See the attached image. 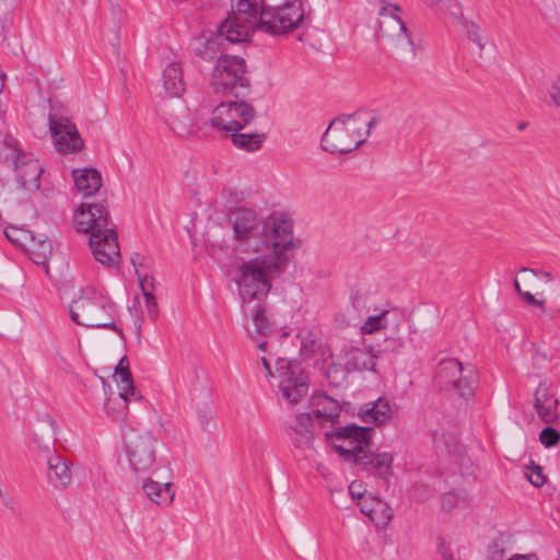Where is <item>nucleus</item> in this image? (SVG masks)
<instances>
[{"mask_svg":"<svg viewBox=\"0 0 560 560\" xmlns=\"http://www.w3.org/2000/svg\"><path fill=\"white\" fill-rule=\"evenodd\" d=\"M359 113L334 118L322 137V148L331 154L343 155L364 143Z\"/></svg>","mask_w":560,"mask_h":560,"instance_id":"obj_9","label":"nucleus"},{"mask_svg":"<svg viewBox=\"0 0 560 560\" xmlns=\"http://www.w3.org/2000/svg\"><path fill=\"white\" fill-rule=\"evenodd\" d=\"M427 4L429 5H434L436 4L438 2H440L441 0H423Z\"/></svg>","mask_w":560,"mask_h":560,"instance_id":"obj_55","label":"nucleus"},{"mask_svg":"<svg viewBox=\"0 0 560 560\" xmlns=\"http://www.w3.org/2000/svg\"><path fill=\"white\" fill-rule=\"evenodd\" d=\"M313 421L311 413L302 412L296 416L295 425L293 430L296 434V446H310L314 439L313 434Z\"/></svg>","mask_w":560,"mask_h":560,"instance_id":"obj_31","label":"nucleus"},{"mask_svg":"<svg viewBox=\"0 0 560 560\" xmlns=\"http://www.w3.org/2000/svg\"><path fill=\"white\" fill-rule=\"evenodd\" d=\"M142 490L147 498L160 506H168L173 500L175 492L172 489L173 485L168 481L159 482L154 481L147 476H143Z\"/></svg>","mask_w":560,"mask_h":560,"instance_id":"obj_21","label":"nucleus"},{"mask_svg":"<svg viewBox=\"0 0 560 560\" xmlns=\"http://www.w3.org/2000/svg\"><path fill=\"white\" fill-rule=\"evenodd\" d=\"M312 412L319 421L334 422L339 417L341 407L339 402L324 393L311 397Z\"/></svg>","mask_w":560,"mask_h":560,"instance_id":"obj_23","label":"nucleus"},{"mask_svg":"<svg viewBox=\"0 0 560 560\" xmlns=\"http://www.w3.org/2000/svg\"><path fill=\"white\" fill-rule=\"evenodd\" d=\"M298 338L301 342L300 353L304 359H311L317 353H323V345L312 330L301 329L298 332Z\"/></svg>","mask_w":560,"mask_h":560,"instance_id":"obj_35","label":"nucleus"},{"mask_svg":"<svg viewBox=\"0 0 560 560\" xmlns=\"http://www.w3.org/2000/svg\"><path fill=\"white\" fill-rule=\"evenodd\" d=\"M348 364L354 370L374 371L376 365V355L372 350L352 348L349 352Z\"/></svg>","mask_w":560,"mask_h":560,"instance_id":"obj_32","label":"nucleus"},{"mask_svg":"<svg viewBox=\"0 0 560 560\" xmlns=\"http://www.w3.org/2000/svg\"><path fill=\"white\" fill-rule=\"evenodd\" d=\"M400 8L396 4H388L380 10V33L396 55L410 59L416 55L415 44L410 31L396 14Z\"/></svg>","mask_w":560,"mask_h":560,"instance_id":"obj_12","label":"nucleus"},{"mask_svg":"<svg viewBox=\"0 0 560 560\" xmlns=\"http://www.w3.org/2000/svg\"><path fill=\"white\" fill-rule=\"evenodd\" d=\"M231 8L228 18L218 26L229 43L245 42L256 30L262 32L261 11L267 10L260 0H232Z\"/></svg>","mask_w":560,"mask_h":560,"instance_id":"obj_7","label":"nucleus"},{"mask_svg":"<svg viewBox=\"0 0 560 560\" xmlns=\"http://www.w3.org/2000/svg\"><path fill=\"white\" fill-rule=\"evenodd\" d=\"M199 419L203 430H210V428L214 427V413L211 410L200 413Z\"/></svg>","mask_w":560,"mask_h":560,"instance_id":"obj_46","label":"nucleus"},{"mask_svg":"<svg viewBox=\"0 0 560 560\" xmlns=\"http://www.w3.org/2000/svg\"><path fill=\"white\" fill-rule=\"evenodd\" d=\"M541 358H542L544 360H546V359H547V355H546L545 353H541Z\"/></svg>","mask_w":560,"mask_h":560,"instance_id":"obj_58","label":"nucleus"},{"mask_svg":"<svg viewBox=\"0 0 560 560\" xmlns=\"http://www.w3.org/2000/svg\"><path fill=\"white\" fill-rule=\"evenodd\" d=\"M373 433V428L348 424L336 428L327 436L342 442L335 444L334 447L346 460H353L354 464L383 479L387 485L393 474L394 456L387 452L374 454L370 451Z\"/></svg>","mask_w":560,"mask_h":560,"instance_id":"obj_2","label":"nucleus"},{"mask_svg":"<svg viewBox=\"0 0 560 560\" xmlns=\"http://www.w3.org/2000/svg\"><path fill=\"white\" fill-rule=\"evenodd\" d=\"M539 441L545 447H553L560 441V432L552 427L544 428L539 434Z\"/></svg>","mask_w":560,"mask_h":560,"instance_id":"obj_40","label":"nucleus"},{"mask_svg":"<svg viewBox=\"0 0 560 560\" xmlns=\"http://www.w3.org/2000/svg\"><path fill=\"white\" fill-rule=\"evenodd\" d=\"M3 234L14 246L22 249L25 248L27 242L33 237V232L12 224L4 228Z\"/></svg>","mask_w":560,"mask_h":560,"instance_id":"obj_37","label":"nucleus"},{"mask_svg":"<svg viewBox=\"0 0 560 560\" xmlns=\"http://www.w3.org/2000/svg\"><path fill=\"white\" fill-rule=\"evenodd\" d=\"M255 114L252 104L245 102L244 98L225 101L212 109L210 125L217 130L232 133L244 129L254 119Z\"/></svg>","mask_w":560,"mask_h":560,"instance_id":"obj_14","label":"nucleus"},{"mask_svg":"<svg viewBox=\"0 0 560 560\" xmlns=\"http://www.w3.org/2000/svg\"><path fill=\"white\" fill-rule=\"evenodd\" d=\"M378 284L372 279H360L350 291V302L358 312H370L376 310L378 300Z\"/></svg>","mask_w":560,"mask_h":560,"instance_id":"obj_18","label":"nucleus"},{"mask_svg":"<svg viewBox=\"0 0 560 560\" xmlns=\"http://www.w3.org/2000/svg\"><path fill=\"white\" fill-rule=\"evenodd\" d=\"M363 122H364V124L366 125V127H368V129H366V131H365V135L368 136V135H370V132H371L372 128L377 124V119H376L375 117H373V118H372V119H370L369 121H363Z\"/></svg>","mask_w":560,"mask_h":560,"instance_id":"obj_51","label":"nucleus"},{"mask_svg":"<svg viewBox=\"0 0 560 560\" xmlns=\"http://www.w3.org/2000/svg\"><path fill=\"white\" fill-rule=\"evenodd\" d=\"M287 268L283 257L261 254L242 261L234 270V282L247 322L246 329L255 340L271 331V323L260 301L270 292L272 280L280 277Z\"/></svg>","mask_w":560,"mask_h":560,"instance_id":"obj_1","label":"nucleus"},{"mask_svg":"<svg viewBox=\"0 0 560 560\" xmlns=\"http://www.w3.org/2000/svg\"><path fill=\"white\" fill-rule=\"evenodd\" d=\"M259 238L267 250L265 255L283 257L288 267L287 250L294 247L292 220L282 212L270 213L264 219Z\"/></svg>","mask_w":560,"mask_h":560,"instance_id":"obj_13","label":"nucleus"},{"mask_svg":"<svg viewBox=\"0 0 560 560\" xmlns=\"http://www.w3.org/2000/svg\"><path fill=\"white\" fill-rule=\"evenodd\" d=\"M142 294L144 296L145 306L152 313V317H154L158 307V302L154 292H144Z\"/></svg>","mask_w":560,"mask_h":560,"instance_id":"obj_48","label":"nucleus"},{"mask_svg":"<svg viewBox=\"0 0 560 560\" xmlns=\"http://www.w3.org/2000/svg\"><path fill=\"white\" fill-rule=\"evenodd\" d=\"M303 19L302 2L289 1L276 10L261 11L262 32L271 35L287 34L298 28Z\"/></svg>","mask_w":560,"mask_h":560,"instance_id":"obj_15","label":"nucleus"},{"mask_svg":"<svg viewBox=\"0 0 560 560\" xmlns=\"http://www.w3.org/2000/svg\"><path fill=\"white\" fill-rule=\"evenodd\" d=\"M24 252L34 264L46 267L52 252L51 242L44 235L36 236L33 233V237L25 245Z\"/></svg>","mask_w":560,"mask_h":560,"instance_id":"obj_25","label":"nucleus"},{"mask_svg":"<svg viewBox=\"0 0 560 560\" xmlns=\"http://www.w3.org/2000/svg\"><path fill=\"white\" fill-rule=\"evenodd\" d=\"M267 346H268L267 341L262 340V341H259V342H258L257 348H258L260 351L265 352V351H266V349H267Z\"/></svg>","mask_w":560,"mask_h":560,"instance_id":"obj_54","label":"nucleus"},{"mask_svg":"<svg viewBox=\"0 0 560 560\" xmlns=\"http://www.w3.org/2000/svg\"><path fill=\"white\" fill-rule=\"evenodd\" d=\"M509 560H538L535 555H514Z\"/></svg>","mask_w":560,"mask_h":560,"instance_id":"obj_50","label":"nucleus"},{"mask_svg":"<svg viewBox=\"0 0 560 560\" xmlns=\"http://www.w3.org/2000/svg\"><path fill=\"white\" fill-rule=\"evenodd\" d=\"M165 448L151 432H133L126 438L124 458L130 471L138 478L153 474L159 467H168L170 462L160 451Z\"/></svg>","mask_w":560,"mask_h":560,"instance_id":"obj_4","label":"nucleus"},{"mask_svg":"<svg viewBox=\"0 0 560 560\" xmlns=\"http://www.w3.org/2000/svg\"><path fill=\"white\" fill-rule=\"evenodd\" d=\"M167 122L172 130L180 137L189 136L192 131V122L186 107H179L171 113Z\"/></svg>","mask_w":560,"mask_h":560,"instance_id":"obj_34","label":"nucleus"},{"mask_svg":"<svg viewBox=\"0 0 560 560\" xmlns=\"http://www.w3.org/2000/svg\"><path fill=\"white\" fill-rule=\"evenodd\" d=\"M231 136L232 142L236 148L248 152L258 150L265 140L264 133L256 132L241 133L240 131H233Z\"/></svg>","mask_w":560,"mask_h":560,"instance_id":"obj_36","label":"nucleus"},{"mask_svg":"<svg viewBox=\"0 0 560 560\" xmlns=\"http://www.w3.org/2000/svg\"><path fill=\"white\" fill-rule=\"evenodd\" d=\"M354 488H355L354 483H351L350 487H349V490H350L352 497L353 498H361L362 493L360 491L355 490Z\"/></svg>","mask_w":560,"mask_h":560,"instance_id":"obj_52","label":"nucleus"},{"mask_svg":"<svg viewBox=\"0 0 560 560\" xmlns=\"http://www.w3.org/2000/svg\"><path fill=\"white\" fill-rule=\"evenodd\" d=\"M534 408L544 423H553L560 416V400L550 395L545 383L535 389Z\"/></svg>","mask_w":560,"mask_h":560,"instance_id":"obj_19","label":"nucleus"},{"mask_svg":"<svg viewBox=\"0 0 560 560\" xmlns=\"http://www.w3.org/2000/svg\"><path fill=\"white\" fill-rule=\"evenodd\" d=\"M549 96L560 107V77H558L549 89Z\"/></svg>","mask_w":560,"mask_h":560,"instance_id":"obj_47","label":"nucleus"},{"mask_svg":"<svg viewBox=\"0 0 560 560\" xmlns=\"http://www.w3.org/2000/svg\"><path fill=\"white\" fill-rule=\"evenodd\" d=\"M73 177L77 189L85 197L92 196L102 187V175L95 168L73 171Z\"/></svg>","mask_w":560,"mask_h":560,"instance_id":"obj_26","label":"nucleus"},{"mask_svg":"<svg viewBox=\"0 0 560 560\" xmlns=\"http://www.w3.org/2000/svg\"><path fill=\"white\" fill-rule=\"evenodd\" d=\"M435 381L440 386L451 387L458 396L468 400L475 396L479 375L474 364L445 358L436 365Z\"/></svg>","mask_w":560,"mask_h":560,"instance_id":"obj_11","label":"nucleus"},{"mask_svg":"<svg viewBox=\"0 0 560 560\" xmlns=\"http://www.w3.org/2000/svg\"><path fill=\"white\" fill-rule=\"evenodd\" d=\"M359 417L365 423L382 425L387 423L392 418V409L386 399L378 398L374 402L365 404L359 410Z\"/></svg>","mask_w":560,"mask_h":560,"instance_id":"obj_24","label":"nucleus"},{"mask_svg":"<svg viewBox=\"0 0 560 560\" xmlns=\"http://www.w3.org/2000/svg\"><path fill=\"white\" fill-rule=\"evenodd\" d=\"M73 222L78 231L90 234L89 244L96 261L104 267L119 262L118 236L105 205L81 203Z\"/></svg>","mask_w":560,"mask_h":560,"instance_id":"obj_3","label":"nucleus"},{"mask_svg":"<svg viewBox=\"0 0 560 560\" xmlns=\"http://www.w3.org/2000/svg\"><path fill=\"white\" fill-rule=\"evenodd\" d=\"M233 238L237 242H250L260 236L264 218L253 208L238 207L229 214Z\"/></svg>","mask_w":560,"mask_h":560,"instance_id":"obj_17","label":"nucleus"},{"mask_svg":"<svg viewBox=\"0 0 560 560\" xmlns=\"http://www.w3.org/2000/svg\"><path fill=\"white\" fill-rule=\"evenodd\" d=\"M115 308L113 302L88 288L72 300L69 313L71 320L80 326L109 328L122 337V330L113 320Z\"/></svg>","mask_w":560,"mask_h":560,"instance_id":"obj_5","label":"nucleus"},{"mask_svg":"<svg viewBox=\"0 0 560 560\" xmlns=\"http://www.w3.org/2000/svg\"><path fill=\"white\" fill-rule=\"evenodd\" d=\"M131 399L140 400L141 398H137V396H131V394H125L122 390H119L117 396L106 397L104 402V410L107 416L112 417L113 419L117 421H124L128 408V402Z\"/></svg>","mask_w":560,"mask_h":560,"instance_id":"obj_28","label":"nucleus"},{"mask_svg":"<svg viewBox=\"0 0 560 560\" xmlns=\"http://www.w3.org/2000/svg\"><path fill=\"white\" fill-rule=\"evenodd\" d=\"M462 24L465 36L474 42L480 50H482L485 48V42L481 36L480 27L472 21H464Z\"/></svg>","mask_w":560,"mask_h":560,"instance_id":"obj_39","label":"nucleus"},{"mask_svg":"<svg viewBox=\"0 0 560 560\" xmlns=\"http://www.w3.org/2000/svg\"><path fill=\"white\" fill-rule=\"evenodd\" d=\"M360 510L363 514L370 515L372 514V509H368L364 502L360 503Z\"/></svg>","mask_w":560,"mask_h":560,"instance_id":"obj_53","label":"nucleus"},{"mask_svg":"<svg viewBox=\"0 0 560 560\" xmlns=\"http://www.w3.org/2000/svg\"><path fill=\"white\" fill-rule=\"evenodd\" d=\"M115 374L118 377L117 383L119 390H122L125 394H131V396H137V398H142L133 385L127 357H122L120 359L118 365L116 366Z\"/></svg>","mask_w":560,"mask_h":560,"instance_id":"obj_33","label":"nucleus"},{"mask_svg":"<svg viewBox=\"0 0 560 560\" xmlns=\"http://www.w3.org/2000/svg\"><path fill=\"white\" fill-rule=\"evenodd\" d=\"M524 281L530 282L533 279H530L528 276H523Z\"/></svg>","mask_w":560,"mask_h":560,"instance_id":"obj_56","label":"nucleus"},{"mask_svg":"<svg viewBox=\"0 0 560 560\" xmlns=\"http://www.w3.org/2000/svg\"><path fill=\"white\" fill-rule=\"evenodd\" d=\"M48 127L55 147L59 152L73 153L83 148V140L78 128L68 117L58 113H50L48 115Z\"/></svg>","mask_w":560,"mask_h":560,"instance_id":"obj_16","label":"nucleus"},{"mask_svg":"<svg viewBox=\"0 0 560 560\" xmlns=\"http://www.w3.org/2000/svg\"><path fill=\"white\" fill-rule=\"evenodd\" d=\"M224 40L228 42L225 34H221L218 28L215 34L212 32L203 33L198 39L196 54L207 61L219 59L223 55L222 44Z\"/></svg>","mask_w":560,"mask_h":560,"instance_id":"obj_22","label":"nucleus"},{"mask_svg":"<svg viewBox=\"0 0 560 560\" xmlns=\"http://www.w3.org/2000/svg\"><path fill=\"white\" fill-rule=\"evenodd\" d=\"M526 476L529 482L535 487H540L546 481V478L542 474V468L539 465H535L534 463H532L530 466H527Z\"/></svg>","mask_w":560,"mask_h":560,"instance_id":"obj_43","label":"nucleus"},{"mask_svg":"<svg viewBox=\"0 0 560 560\" xmlns=\"http://www.w3.org/2000/svg\"><path fill=\"white\" fill-rule=\"evenodd\" d=\"M518 273H521L522 276H528L530 279H534L535 277H540L546 282H552L555 280V277L551 272L542 270V269L535 270L532 268L522 267L518 270Z\"/></svg>","mask_w":560,"mask_h":560,"instance_id":"obj_44","label":"nucleus"},{"mask_svg":"<svg viewBox=\"0 0 560 560\" xmlns=\"http://www.w3.org/2000/svg\"><path fill=\"white\" fill-rule=\"evenodd\" d=\"M260 362L266 371V377L278 380V386L282 397L290 404L295 405L306 396L308 392V381L303 372L301 364L296 360L278 358L276 361V371L272 372L269 359L266 355L260 358Z\"/></svg>","mask_w":560,"mask_h":560,"instance_id":"obj_10","label":"nucleus"},{"mask_svg":"<svg viewBox=\"0 0 560 560\" xmlns=\"http://www.w3.org/2000/svg\"><path fill=\"white\" fill-rule=\"evenodd\" d=\"M1 156L10 162L14 173L15 188L30 195L40 188V175L44 167L33 153L26 152L20 145V141L7 135L2 141Z\"/></svg>","mask_w":560,"mask_h":560,"instance_id":"obj_6","label":"nucleus"},{"mask_svg":"<svg viewBox=\"0 0 560 560\" xmlns=\"http://www.w3.org/2000/svg\"><path fill=\"white\" fill-rule=\"evenodd\" d=\"M488 560H505V546L502 539L493 540L487 550Z\"/></svg>","mask_w":560,"mask_h":560,"instance_id":"obj_41","label":"nucleus"},{"mask_svg":"<svg viewBox=\"0 0 560 560\" xmlns=\"http://www.w3.org/2000/svg\"><path fill=\"white\" fill-rule=\"evenodd\" d=\"M48 480L56 489H68L72 481V463L67 457L54 452L47 458Z\"/></svg>","mask_w":560,"mask_h":560,"instance_id":"obj_20","label":"nucleus"},{"mask_svg":"<svg viewBox=\"0 0 560 560\" xmlns=\"http://www.w3.org/2000/svg\"><path fill=\"white\" fill-rule=\"evenodd\" d=\"M131 264L135 267L142 293L154 292V282L149 273L150 266L148 259L141 254L135 253L131 257Z\"/></svg>","mask_w":560,"mask_h":560,"instance_id":"obj_30","label":"nucleus"},{"mask_svg":"<svg viewBox=\"0 0 560 560\" xmlns=\"http://www.w3.org/2000/svg\"><path fill=\"white\" fill-rule=\"evenodd\" d=\"M456 495L454 493H447L444 495L442 501V508L445 511H450L455 506Z\"/></svg>","mask_w":560,"mask_h":560,"instance_id":"obj_49","label":"nucleus"},{"mask_svg":"<svg viewBox=\"0 0 560 560\" xmlns=\"http://www.w3.org/2000/svg\"><path fill=\"white\" fill-rule=\"evenodd\" d=\"M388 314L387 310H383L377 315L368 316L364 324L361 326V331L363 334H374L378 330L384 329L387 326L386 315Z\"/></svg>","mask_w":560,"mask_h":560,"instance_id":"obj_38","label":"nucleus"},{"mask_svg":"<svg viewBox=\"0 0 560 560\" xmlns=\"http://www.w3.org/2000/svg\"><path fill=\"white\" fill-rule=\"evenodd\" d=\"M514 289L517 292V294L522 298V300L529 304L535 305L537 307L544 308L546 300L545 299H536L535 295H533L529 291H523L521 289L518 280L514 279Z\"/></svg>","mask_w":560,"mask_h":560,"instance_id":"obj_42","label":"nucleus"},{"mask_svg":"<svg viewBox=\"0 0 560 560\" xmlns=\"http://www.w3.org/2000/svg\"><path fill=\"white\" fill-rule=\"evenodd\" d=\"M0 504L11 513H15L16 506L13 498L9 494L8 491L0 487Z\"/></svg>","mask_w":560,"mask_h":560,"instance_id":"obj_45","label":"nucleus"},{"mask_svg":"<svg viewBox=\"0 0 560 560\" xmlns=\"http://www.w3.org/2000/svg\"><path fill=\"white\" fill-rule=\"evenodd\" d=\"M163 83L166 93L172 97L180 96L184 93L185 82L180 63L172 62L164 69Z\"/></svg>","mask_w":560,"mask_h":560,"instance_id":"obj_27","label":"nucleus"},{"mask_svg":"<svg viewBox=\"0 0 560 560\" xmlns=\"http://www.w3.org/2000/svg\"><path fill=\"white\" fill-rule=\"evenodd\" d=\"M433 441L438 448L444 450L450 454H458L462 445L458 439V431L456 429L447 430L441 428L433 434Z\"/></svg>","mask_w":560,"mask_h":560,"instance_id":"obj_29","label":"nucleus"},{"mask_svg":"<svg viewBox=\"0 0 560 560\" xmlns=\"http://www.w3.org/2000/svg\"><path fill=\"white\" fill-rule=\"evenodd\" d=\"M49 422H50L51 427H55L56 422L52 419H50Z\"/></svg>","mask_w":560,"mask_h":560,"instance_id":"obj_57","label":"nucleus"},{"mask_svg":"<svg viewBox=\"0 0 560 560\" xmlns=\"http://www.w3.org/2000/svg\"><path fill=\"white\" fill-rule=\"evenodd\" d=\"M245 73L246 65L243 58L221 55L210 73V86L217 94L245 98L250 93V83Z\"/></svg>","mask_w":560,"mask_h":560,"instance_id":"obj_8","label":"nucleus"}]
</instances>
